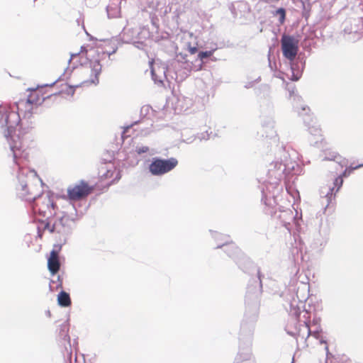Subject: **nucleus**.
<instances>
[{
	"mask_svg": "<svg viewBox=\"0 0 363 363\" xmlns=\"http://www.w3.org/2000/svg\"><path fill=\"white\" fill-rule=\"evenodd\" d=\"M11 150L13 152L15 163L19 166L18 186L17 190L18 194L23 199L32 201L42 195V181L36 172L34 170L24 169L20 167L19 160L28 159L29 153L27 147L21 142H14L11 145Z\"/></svg>",
	"mask_w": 363,
	"mask_h": 363,
	"instance_id": "f257e3e1",
	"label": "nucleus"
},
{
	"mask_svg": "<svg viewBox=\"0 0 363 363\" xmlns=\"http://www.w3.org/2000/svg\"><path fill=\"white\" fill-rule=\"evenodd\" d=\"M69 62L74 66L76 74L82 76V82L79 84L69 85L74 88L82 85L97 84L99 76L101 72V65L99 60V53L94 47L89 49L81 48L78 53L72 54Z\"/></svg>",
	"mask_w": 363,
	"mask_h": 363,
	"instance_id": "f03ea898",
	"label": "nucleus"
},
{
	"mask_svg": "<svg viewBox=\"0 0 363 363\" xmlns=\"http://www.w3.org/2000/svg\"><path fill=\"white\" fill-rule=\"evenodd\" d=\"M29 99L27 97L26 99H21L18 101L16 102V108L17 112L11 111L9 112L6 117L5 122L6 126L7 128L6 132L4 133L6 138H11L12 144H14V142H22L20 138L18 136V140H15L13 138V133L16 132V128L18 127L20 123V117L22 116L23 117H29L31 116L33 110L35 108V106L29 101ZM23 144V143H21ZM11 143H10V145Z\"/></svg>",
	"mask_w": 363,
	"mask_h": 363,
	"instance_id": "7ed1b4c3",
	"label": "nucleus"
},
{
	"mask_svg": "<svg viewBox=\"0 0 363 363\" xmlns=\"http://www.w3.org/2000/svg\"><path fill=\"white\" fill-rule=\"evenodd\" d=\"M52 86H39L36 89H31L30 91L29 94L28 95V98L29 99V101L33 104L35 108L40 105L46 99H50L51 97H57L60 95L65 96H72L74 94V89L72 86H70L67 84H62L61 90L59 92H52Z\"/></svg>",
	"mask_w": 363,
	"mask_h": 363,
	"instance_id": "20e7f679",
	"label": "nucleus"
},
{
	"mask_svg": "<svg viewBox=\"0 0 363 363\" xmlns=\"http://www.w3.org/2000/svg\"><path fill=\"white\" fill-rule=\"evenodd\" d=\"M33 211L43 218L49 219L56 215L57 206L52 196L48 194H42L33 201Z\"/></svg>",
	"mask_w": 363,
	"mask_h": 363,
	"instance_id": "39448f33",
	"label": "nucleus"
},
{
	"mask_svg": "<svg viewBox=\"0 0 363 363\" xmlns=\"http://www.w3.org/2000/svg\"><path fill=\"white\" fill-rule=\"evenodd\" d=\"M94 187L89 186V184L81 180L78 183L69 186L67 188V199L71 201H79L86 199L92 193Z\"/></svg>",
	"mask_w": 363,
	"mask_h": 363,
	"instance_id": "423d86ee",
	"label": "nucleus"
},
{
	"mask_svg": "<svg viewBox=\"0 0 363 363\" xmlns=\"http://www.w3.org/2000/svg\"><path fill=\"white\" fill-rule=\"evenodd\" d=\"M177 164L178 161L174 157L168 160L155 158L150 164L149 170L153 175H162L172 170Z\"/></svg>",
	"mask_w": 363,
	"mask_h": 363,
	"instance_id": "0eeeda50",
	"label": "nucleus"
},
{
	"mask_svg": "<svg viewBox=\"0 0 363 363\" xmlns=\"http://www.w3.org/2000/svg\"><path fill=\"white\" fill-rule=\"evenodd\" d=\"M116 172V168L113 163L109 162H101L98 165V177L99 181L101 183H104L106 185H111L113 182L116 179L118 180V173L116 174L115 178L114 174Z\"/></svg>",
	"mask_w": 363,
	"mask_h": 363,
	"instance_id": "6e6552de",
	"label": "nucleus"
},
{
	"mask_svg": "<svg viewBox=\"0 0 363 363\" xmlns=\"http://www.w3.org/2000/svg\"><path fill=\"white\" fill-rule=\"evenodd\" d=\"M283 55L290 61H293L298 51V40L291 35H284L281 39Z\"/></svg>",
	"mask_w": 363,
	"mask_h": 363,
	"instance_id": "1a4fd4ad",
	"label": "nucleus"
},
{
	"mask_svg": "<svg viewBox=\"0 0 363 363\" xmlns=\"http://www.w3.org/2000/svg\"><path fill=\"white\" fill-rule=\"evenodd\" d=\"M48 268L52 275L56 274L59 272L60 262L57 251L53 250L50 252V257L48 259Z\"/></svg>",
	"mask_w": 363,
	"mask_h": 363,
	"instance_id": "9d476101",
	"label": "nucleus"
},
{
	"mask_svg": "<svg viewBox=\"0 0 363 363\" xmlns=\"http://www.w3.org/2000/svg\"><path fill=\"white\" fill-rule=\"evenodd\" d=\"M57 303L62 307H68L71 305V299L69 294L61 291L57 296Z\"/></svg>",
	"mask_w": 363,
	"mask_h": 363,
	"instance_id": "9b49d317",
	"label": "nucleus"
},
{
	"mask_svg": "<svg viewBox=\"0 0 363 363\" xmlns=\"http://www.w3.org/2000/svg\"><path fill=\"white\" fill-rule=\"evenodd\" d=\"M342 184H343V179L342 178V177L339 176L338 177H337L335 179V181H334V187L330 189V191L328 192L327 194H326V197L328 198V200L329 201H330L331 199H332L334 188L336 187L337 188L336 191H337L340 189V187L342 186Z\"/></svg>",
	"mask_w": 363,
	"mask_h": 363,
	"instance_id": "f8f14e48",
	"label": "nucleus"
},
{
	"mask_svg": "<svg viewBox=\"0 0 363 363\" xmlns=\"http://www.w3.org/2000/svg\"><path fill=\"white\" fill-rule=\"evenodd\" d=\"M363 167V164H359L355 167L350 166L349 167H347L345 169V171L342 172V174L340 175V177H342V178L347 177L350 176L354 170H355L359 167Z\"/></svg>",
	"mask_w": 363,
	"mask_h": 363,
	"instance_id": "ddd939ff",
	"label": "nucleus"
},
{
	"mask_svg": "<svg viewBox=\"0 0 363 363\" xmlns=\"http://www.w3.org/2000/svg\"><path fill=\"white\" fill-rule=\"evenodd\" d=\"M69 332V325L67 323H64L60 325V335L63 338H69L68 335Z\"/></svg>",
	"mask_w": 363,
	"mask_h": 363,
	"instance_id": "4468645a",
	"label": "nucleus"
},
{
	"mask_svg": "<svg viewBox=\"0 0 363 363\" xmlns=\"http://www.w3.org/2000/svg\"><path fill=\"white\" fill-rule=\"evenodd\" d=\"M276 14L279 17V22L281 24H283L286 18V11L283 8H280L277 10Z\"/></svg>",
	"mask_w": 363,
	"mask_h": 363,
	"instance_id": "2eb2a0df",
	"label": "nucleus"
},
{
	"mask_svg": "<svg viewBox=\"0 0 363 363\" xmlns=\"http://www.w3.org/2000/svg\"><path fill=\"white\" fill-rule=\"evenodd\" d=\"M213 52H214L213 50L200 52L199 53L198 56H199V59L202 60L204 58H207V57L212 56L213 54Z\"/></svg>",
	"mask_w": 363,
	"mask_h": 363,
	"instance_id": "dca6fc26",
	"label": "nucleus"
},
{
	"mask_svg": "<svg viewBox=\"0 0 363 363\" xmlns=\"http://www.w3.org/2000/svg\"><path fill=\"white\" fill-rule=\"evenodd\" d=\"M43 230H48L50 233H54L55 231V225H50L49 222H46L44 225Z\"/></svg>",
	"mask_w": 363,
	"mask_h": 363,
	"instance_id": "f3484780",
	"label": "nucleus"
},
{
	"mask_svg": "<svg viewBox=\"0 0 363 363\" xmlns=\"http://www.w3.org/2000/svg\"><path fill=\"white\" fill-rule=\"evenodd\" d=\"M291 69L293 73L290 79L293 81H298L301 78V74L298 71L294 73L293 67H291Z\"/></svg>",
	"mask_w": 363,
	"mask_h": 363,
	"instance_id": "a211bd4d",
	"label": "nucleus"
},
{
	"mask_svg": "<svg viewBox=\"0 0 363 363\" xmlns=\"http://www.w3.org/2000/svg\"><path fill=\"white\" fill-rule=\"evenodd\" d=\"M148 150H149L148 147H143L138 148L137 150V152L138 154H141V153L147 152Z\"/></svg>",
	"mask_w": 363,
	"mask_h": 363,
	"instance_id": "6ab92c4d",
	"label": "nucleus"
},
{
	"mask_svg": "<svg viewBox=\"0 0 363 363\" xmlns=\"http://www.w3.org/2000/svg\"><path fill=\"white\" fill-rule=\"evenodd\" d=\"M197 48L196 47H189V52L191 54V55H194L195 54L196 52H197Z\"/></svg>",
	"mask_w": 363,
	"mask_h": 363,
	"instance_id": "aec40b11",
	"label": "nucleus"
},
{
	"mask_svg": "<svg viewBox=\"0 0 363 363\" xmlns=\"http://www.w3.org/2000/svg\"><path fill=\"white\" fill-rule=\"evenodd\" d=\"M291 363H294V359H292V362H291Z\"/></svg>",
	"mask_w": 363,
	"mask_h": 363,
	"instance_id": "412c9836",
	"label": "nucleus"
}]
</instances>
